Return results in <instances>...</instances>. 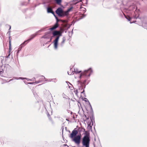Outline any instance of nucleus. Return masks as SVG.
I'll list each match as a JSON object with an SVG mask.
<instances>
[{"label": "nucleus", "mask_w": 147, "mask_h": 147, "mask_svg": "<svg viewBox=\"0 0 147 147\" xmlns=\"http://www.w3.org/2000/svg\"><path fill=\"white\" fill-rule=\"evenodd\" d=\"M59 40V37H57L55 39L54 41V48L55 50H56L57 49V46L58 44V41Z\"/></svg>", "instance_id": "6e6552de"}, {"label": "nucleus", "mask_w": 147, "mask_h": 147, "mask_svg": "<svg viewBox=\"0 0 147 147\" xmlns=\"http://www.w3.org/2000/svg\"><path fill=\"white\" fill-rule=\"evenodd\" d=\"M92 73L93 70L91 68H90L88 69L85 70L84 72L82 73L80 76V78H81L83 76L86 77H90Z\"/></svg>", "instance_id": "f257e3e1"}, {"label": "nucleus", "mask_w": 147, "mask_h": 147, "mask_svg": "<svg viewBox=\"0 0 147 147\" xmlns=\"http://www.w3.org/2000/svg\"><path fill=\"white\" fill-rule=\"evenodd\" d=\"M78 133V131H77V129L75 128L72 131L69 137L71 139L73 138L74 137L77 136Z\"/></svg>", "instance_id": "39448f33"}, {"label": "nucleus", "mask_w": 147, "mask_h": 147, "mask_svg": "<svg viewBox=\"0 0 147 147\" xmlns=\"http://www.w3.org/2000/svg\"><path fill=\"white\" fill-rule=\"evenodd\" d=\"M35 78H32V80H35Z\"/></svg>", "instance_id": "ea45409f"}, {"label": "nucleus", "mask_w": 147, "mask_h": 147, "mask_svg": "<svg viewBox=\"0 0 147 147\" xmlns=\"http://www.w3.org/2000/svg\"><path fill=\"white\" fill-rule=\"evenodd\" d=\"M74 72L76 74L80 73L81 72V71H78L77 69H74Z\"/></svg>", "instance_id": "393cba45"}, {"label": "nucleus", "mask_w": 147, "mask_h": 147, "mask_svg": "<svg viewBox=\"0 0 147 147\" xmlns=\"http://www.w3.org/2000/svg\"><path fill=\"white\" fill-rule=\"evenodd\" d=\"M58 27V24L57 23H56L55 24L52 28H50V29L51 30H53L55 29Z\"/></svg>", "instance_id": "2eb2a0df"}, {"label": "nucleus", "mask_w": 147, "mask_h": 147, "mask_svg": "<svg viewBox=\"0 0 147 147\" xmlns=\"http://www.w3.org/2000/svg\"><path fill=\"white\" fill-rule=\"evenodd\" d=\"M68 74L69 75H71V74H73L74 73H73V72H72L71 73H70V72H69L68 71Z\"/></svg>", "instance_id": "c756f323"}, {"label": "nucleus", "mask_w": 147, "mask_h": 147, "mask_svg": "<svg viewBox=\"0 0 147 147\" xmlns=\"http://www.w3.org/2000/svg\"><path fill=\"white\" fill-rule=\"evenodd\" d=\"M48 81V82H51V81H52V79H48V80H47Z\"/></svg>", "instance_id": "2f4dec72"}, {"label": "nucleus", "mask_w": 147, "mask_h": 147, "mask_svg": "<svg viewBox=\"0 0 147 147\" xmlns=\"http://www.w3.org/2000/svg\"><path fill=\"white\" fill-rule=\"evenodd\" d=\"M84 134V136L83 138H90V134L89 132L87 131H85Z\"/></svg>", "instance_id": "f8f14e48"}, {"label": "nucleus", "mask_w": 147, "mask_h": 147, "mask_svg": "<svg viewBox=\"0 0 147 147\" xmlns=\"http://www.w3.org/2000/svg\"><path fill=\"white\" fill-rule=\"evenodd\" d=\"M13 78H14L15 79H16V80H18V79L23 80V78H22V77H19L18 78L17 77H15Z\"/></svg>", "instance_id": "b1692460"}, {"label": "nucleus", "mask_w": 147, "mask_h": 147, "mask_svg": "<svg viewBox=\"0 0 147 147\" xmlns=\"http://www.w3.org/2000/svg\"><path fill=\"white\" fill-rule=\"evenodd\" d=\"M27 44V43H24V44H23V43L22 44H21L20 46V47H19L18 48V52H17V53H18L21 50L22 48L23 47H24V46H25L26 44Z\"/></svg>", "instance_id": "4468645a"}, {"label": "nucleus", "mask_w": 147, "mask_h": 147, "mask_svg": "<svg viewBox=\"0 0 147 147\" xmlns=\"http://www.w3.org/2000/svg\"><path fill=\"white\" fill-rule=\"evenodd\" d=\"M23 79H26L27 80L32 81V80L30 79H28V78H23Z\"/></svg>", "instance_id": "7c9ffc66"}, {"label": "nucleus", "mask_w": 147, "mask_h": 147, "mask_svg": "<svg viewBox=\"0 0 147 147\" xmlns=\"http://www.w3.org/2000/svg\"><path fill=\"white\" fill-rule=\"evenodd\" d=\"M57 20V22L56 23H57L58 22H59V21H60L63 22H65V20H59L58 19V18H57V19H56Z\"/></svg>", "instance_id": "412c9836"}, {"label": "nucleus", "mask_w": 147, "mask_h": 147, "mask_svg": "<svg viewBox=\"0 0 147 147\" xmlns=\"http://www.w3.org/2000/svg\"><path fill=\"white\" fill-rule=\"evenodd\" d=\"M62 95L63 98H66L67 96L64 93H63Z\"/></svg>", "instance_id": "a878e982"}, {"label": "nucleus", "mask_w": 147, "mask_h": 147, "mask_svg": "<svg viewBox=\"0 0 147 147\" xmlns=\"http://www.w3.org/2000/svg\"><path fill=\"white\" fill-rule=\"evenodd\" d=\"M81 139V135H78L71 139L72 141L74 142L77 145H79L80 143Z\"/></svg>", "instance_id": "7ed1b4c3"}, {"label": "nucleus", "mask_w": 147, "mask_h": 147, "mask_svg": "<svg viewBox=\"0 0 147 147\" xmlns=\"http://www.w3.org/2000/svg\"><path fill=\"white\" fill-rule=\"evenodd\" d=\"M73 147H75V146H73Z\"/></svg>", "instance_id": "49530a36"}, {"label": "nucleus", "mask_w": 147, "mask_h": 147, "mask_svg": "<svg viewBox=\"0 0 147 147\" xmlns=\"http://www.w3.org/2000/svg\"><path fill=\"white\" fill-rule=\"evenodd\" d=\"M72 7H71L70 8L68 9L67 10V11L69 13V12L70 11V10L72 9Z\"/></svg>", "instance_id": "cd10ccee"}, {"label": "nucleus", "mask_w": 147, "mask_h": 147, "mask_svg": "<svg viewBox=\"0 0 147 147\" xmlns=\"http://www.w3.org/2000/svg\"><path fill=\"white\" fill-rule=\"evenodd\" d=\"M52 39V38H50V41H51V40Z\"/></svg>", "instance_id": "79ce46f5"}, {"label": "nucleus", "mask_w": 147, "mask_h": 147, "mask_svg": "<svg viewBox=\"0 0 147 147\" xmlns=\"http://www.w3.org/2000/svg\"><path fill=\"white\" fill-rule=\"evenodd\" d=\"M125 18L127 19L128 21H130L131 19V18L128 16H126L124 14Z\"/></svg>", "instance_id": "4be33fe9"}, {"label": "nucleus", "mask_w": 147, "mask_h": 147, "mask_svg": "<svg viewBox=\"0 0 147 147\" xmlns=\"http://www.w3.org/2000/svg\"><path fill=\"white\" fill-rule=\"evenodd\" d=\"M90 138H83L82 139V147H89Z\"/></svg>", "instance_id": "f03ea898"}, {"label": "nucleus", "mask_w": 147, "mask_h": 147, "mask_svg": "<svg viewBox=\"0 0 147 147\" xmlns=\"http://www.w3.org/2000/svg\"><path fill=\"white\" fill-rule=\"evenodd\" d=\"M52 34L53 36H57V37H59H59L62 36V32L60 31H54L53 32Z\"/></svg>", "instance_id": "0eeeda50"}, {"label": "nucleus", "mask_w": 147, "mask_h": 147, "mask_svg": "<svg viewBox=\"0 0 147 147\" xmlns=\"http://www.w3.org/2000/svg\"><path fill=\"white\" fill-rule=\"evenodd\" d=\"M69 88H70L71 89H71V86H69Z\"/></svg>", "instance_id": "58836bf2"}, {"label": "nucleus", "mask_w": 147, "mask_h": 147, "mask_svg": "<svg viewBox=\"0 0 147 147\" xmlns=\"http://www.w3.org/2000/svg\"><path fill=\"white\" fill-rule=\"evenodd\" d=\"M89 128H90L91 129L92 126H90L89 125Z\"/></svg>", "instance_id": "4c0bfd02"}, {"label": "nucleus", "mask_w": 147, "mask_h": 147, "mask_svg": "<svg viewBox=\"0 0 147 147\" xmlns=\"http://www.w3.org/2000/svg\"><path fill=\"white\" fill-rule=\"evenodd\" d=\"M36 36V34H33L31 36L30 38L28 39V40H25L24 42H23V44H24L26 42H27L26 43H28L31 40H32L33 38Z\"/></svg>", "instance_id": "1a4fd4ad"}, {"label": "nucleus", "mask_w": 147, "mask_h": 147, "mask_svg": "<svg viewBox=\"0 0 147 147\" xmlns=\"http://www.w3.org/2000/svg\"><path fill=\"white\" fill-rule=\"evenodd\" d=\"M55 12L59 16L62 17L63 10L61 7H59L56 10Z\"/></svg>", "instance_id": "423d86ee"}, {"label": "nucleus", "mask_w": 147, "mask_h": 147, "mask_svg": "<svg viewBox=\"0 0 147 147\" xmlns=\"http://www.w3.org/2000/svg\"><path fill=\"white\" fill-rule=\"evenodd\" d=\"M78 84L79 86H80V87L79 88L78 90L79 91V92L81 93V94L84 93V90L83 89V91H81L83 89V84H85L86 82V80H84L83 82V83L82 84V82H80L79 81H78Z\"/></svg>", "instance_id": "20e7f679"}, {"label": "nucleus", "mask_w": 147, "mask_h": 147, "mask_svg": "<svg viewBox=\"0 0 147 147\" xmlns=\"http://www.w3.org/2000/svg\"><path fill=\"white\" fill-rule=\"evenodd\" d=\"M3 65L5 68L4 71H5L8 70L11 67L8 64H5Z\"/></svg>", "instance_id": "9d476101"}, {"label": "nucleus", "mask_w": 147, "mask_h": 147, "mask_svg": "<svg viewBox=\"0 0 147 147\" xmlns=\"http://www.w3.org/2000/svg\"><path fill=\"white\" fill-rule=\"evenodd\" d=\"M1 69H2V71H1V73L2 72H3L4 71V69H5V68L4 67V66H3V65H2L1 67Z\"/></svg>", "instance_id": "a211bd4d"}, {"label": "nucleus", "mask_w": 147, "mask_h": 147, "mask_svg": "<svg viewBox=\"0 0 147 147\" xmlns=\"http://www.w3.org/2000/svg\"><path fill=\"white\" fill-rule=\"evenodd\" d=\"M74 92L76 94H77L78 92H79V91L78 90H76L74 91Z\"/></svg>", "instance_id": "c85d7f7f"}, {"label": "nucleus", "mask_w": 147, "mask_h": 147, "mask_svg": "<svg viewBox=\"0 0 147 147\" xmlns=\"http://www.w3.org/2000/svg\"><path fill=\"white\" fill-rule=\"evenodd\" d=\"M142 25L144 27L147 26V22L145 23L144 22H143L142 23Z\"/></svg>", "instance_id": "5701e85b"}, {"label": "nucleus", "mask_w": 147, "mask_h": 147, "mask_svg": "<svg viewBox=\"0 0 147 147\" xmlns=\"http://www.w3.org/2000/svg\"><path fill=\"white\" fill-rule=\"evenodd\" d=\"M33 83H32V82H30V83H28V84H32Z\"/></svg>", "instance_id": "c9c22d12"}, {"label": "nucleus", "mask_w": 147, "mask_h": 147, "mask_svg": "<svg viewBox=\"0 0 147 147\" xmlns=\"http://www.w3.org/2000/svg\"><path fill=\"white\" fill-rule=\"evenodd\" d=\"M42 38H47V37H45V36H43V37H42Z\"/></svg>", "instance_id": "f704fd0d"}, {"label": "nucleus", "mask_w": 147, "mask_h": 147, "mask_svg": "<svg viewBox=\"0 0 147 147\" xmlns=\"http://www.w3.org/2000/svg\"><path fill=\"white\" fill-rule=\"evenodd\" d=\"M57 3L59 4V5H60L61 4V0H54Z\"/></svg>", "instance_id": "6ab92c4d"}, {"label": "nucleus", "mask_w": 147, "mask_h": 147, "mask_svg": "<svg viewBox=\"0 0 147 147\" xmlns=\"http://www.w3.org/2000/svg\"><path fill=\"white\" fill-rule=\"evenodd\" d=\"M51 13H52L53 15H55V13L53 11H52Z\"/></svg>", "instance_id": "473e14b6"}, {"label": "nucleus", "mask_w": 147, "mask_h": 147, "mask_svg": "<svg viewBox=\"0 0 147 147\" xmlns=\"http://www.w3.org/2000/svg\"><path fill=\"white\" fill-rule=\"evenodd\" d=\"M133 23V22H130V24H131Z\"/></svg>", "instance_id": "37998d69"}, {"label": "nucleus", "mask_w": 147, "mask_h": 147, "mask_svg": "<svg viewBox=\"0 0 147 147\" xmlns=\"http://www.w3.org/2000/svg\"><path fill=\"white\" fill-rule=\"evenodd\" d=\"M33 94L34 95V96L36 97V98H37V97L38 96V94H37L36 93V92L34 91V90H33Z\"/></svg>", "instance_id": "aec40b11"}, {"label": "nucleus", "mask_w": 147, "mask_h": 147, "mask_svg": "<svg viewBox=\"0 0 147 147\" xmlns=\"http://www.w3.org/2000/svg\"><path fill=\"white\" fill-rule=\"evenodd\" d=\"M49 46H50V45L48 46V47H49Z\"/></svg>", "instance_id": "a18cd8bd"}, {"label": "nucleus", "mask_w": 147, "mask_h": 147, "mask_svg": "<svg viewBox=\"0 0 147 147\" xmlns=\"http://www.w3.org/2000/svg\"><path fill=\"white\" fill-rule=\"evenodd\" d=\"M65 37H63L62 38V41L59 44V46H61V47H62L65 43Z\"/></svg>", "instance_id": "ddd939ff"}, {"label": "nucleus", "mask_w": 147, "mask_h": 147, "mask_svg": "<svg viewBox=\"0 0 147 147\" xmlns=\"http://www.w3.org/2000/svg\"><path fill=\"white\" fill-rule=\"evenodd\" d=\"M54 16L55 17V18L56 19H57V16H55V15H54Z\"/></svg>", "instance_id": "e433bc0d"}, {"label": "nucleus", "mask_w": 147, "mask_h": 147, "mask_svg": "<svg viewBox=\"0 0 147 147\" xmlns=\"http://www.w3.org/2000/svg\"><path fill=\"white\" fill-rule=\"evenodd\" d=\"M9 26V30L10 29H11V26Z\"/></svg>", "instance_id": "a19ab883"}, {"label": "nucleus", "mask_w": 147, "mask_h": 147, "mask_svg": "<svg viewBox=\"0 0 147 147\" xmlns=\"http://www.w3.org/2000/svg\"><path fill=\"white\" fill-rule=\"evenodd\" d=\"M68 14L69 13L67 11H63V13L62 14V17L67 16L68 15Z\"/></svg>", "instance_id": "dca6fc26"}, {"label": "nucleus", "mask_w": 147, "mask_h": 147, "mask_svg": "<svg viewBox=\"0 0 147 147\" xmlns=\"http://www.w3.org/2000/svg\"><path fill=\"white\" fill-rule=\"evenodd\" d=\"M53 11L52 9L50 7H48L47 8V12L48 13H51Z\"/></svg>", "instance_id": "f3484780"}, {"label": "nucleus", "mask_w": 147, "mask_h": 147, "mask_svg": "<svg viewBox=\"0 0 147 147\" xmlns=\"http://www.w3.org/2000/svg\"><path fill=\"white\" fill-rule=\"evenodd\" d=\"M40 82V81H36L35 82V83L36 84H38L39 83V82Z\"/></svg>", "instance_id": "72a5a7b5"}, {"label": "nucleus", "mask_w": 147, "mask_h": 147, "mask_svg": "<svg viewBox=\"0 0 147 147\" xmlns=\"http://www.w3.org/2000/svg\"><path fill=\"white\" fill-rule=\"evenodd\" d=\"M57 80L56 79H52V81L54 82H57Z\"/></svg>", "instance_id": "bb28decb"}, {"label": "nucleus", "mask_w": 147, "mask_h": 147, "mask_svg": "<svg viewBox=\"0 0 147 147\" xmlns=\"http://www.w3.org/2000/svg\"><path fill=\"white\" fill-rule=\"evenodd\" d=\"M9 54L7 56H6V58H8L9 57V56L10 55V54L9 53V52H10L11 50V40L10 39V37L9 36ZM5 58H6V57H5Z\"/></svg>", "instance_id": "9b49d317"}, {"label": "nucleus", "mask_w": 147, "mask_h": 147, "mask_svg": "<svg viewBox=\"0 0 147 147\" xmlns=\"http://www.w3.org/2000/svg\"><path fill=\"white\" fill-rule=\"evenodd\" d=\"M69 84H70L71 85V84L70 83H69Z\"/></svg>", "instance_id": "c03bdc74"}]
</instances>
